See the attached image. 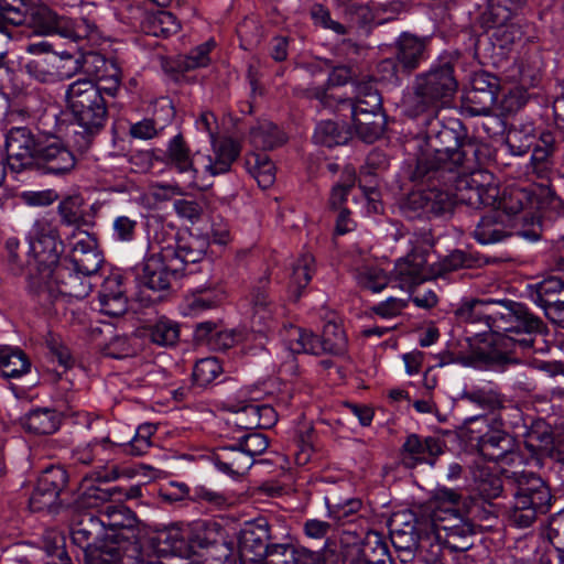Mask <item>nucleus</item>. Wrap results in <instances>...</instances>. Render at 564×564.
<instances>
[{"mask_svg": "<svg viewBox=\"0 0 564 564\" xmlns=\"http://www.w3.org/2000/svg\"><path fill=\"white\" fill-rule=\"evenodd\" d=\"M424 145L415 159L409 180L422 187L400 202L409 220H432L452 216L458 204L471 208L495 206L497 187L485 184L480 167V142L456 117L424 116Z\"/></svg>", "mask_w": 564, "mask_h": 564, "instance_id": "nucleus-1", "label": "nucleus"}, {"mask_svg": "<svg viewBox=\"0 0 564 564\" xmlns=\"http://www.w3.org/2000/svg\"><path fill=\"white\" fill-rule=\"evenodd\" d=\"M204 241L188 231H181L160 246V251L147 257L132 270L110 268L102 275L98 291L99 310L110 317H120L128 311L129 289L135 284L134 296L143 306H151L163 300L162 292L171 289L173 280L196 270L195 263L204 256Z\"/></svg>", "mask_w": 564, "mask_h": 564, "instance_id": "nucleus-2", "label": "nucleus"}, {"mask_svg": "<svg viewBox=\"0 0 564 564\" xmlns=\"http://www.w3.org/2000/svg\"><path fill=\"white\" fill-rule=\"evenodd\" d=\"M455 314L467 322H484L491 330V337L470 346L463 359L464 366L486 371L505 372L517 365V351L532 348L534 336L544 328L527 304L509 299L464 300Z\"/></svg>", "mask_w": 564, "mask_h": 564, "instance_id": "nucleus-3", "label": "nucleus"}, {"mask_svg": "<svg viewBox=\"0 0 564 564\" xmlns=\"http://www.w3.org/2000/svg\"><path fill=\"white\" fill-rule=\"evenodd\" d=\"M473 480L474 496L445 485H437L432 491L434 518L442 521L445 543L454 551L467 552L481 541L484 531L492 527L485 522L498 517L492 500L510 491L503 470L499 475L481 467L473 473Z\"/></svg>", "mask_w": 564, "mask_h": 564, "instance_id": "nucleus-4", "label": "nucleus"}, {"mask_svg": "<svg viewBox=\"0 0 564 564\" xmlns=\"http://www.w3.org/2000/svg\"><path fill=\"white\" fill-rule=\"evenodd\" d=\"M465 423H480L484 427L470 429V446L485 459L502 465H529L542 467L552 449L553 434L524 426L523 441L519 442L506 427L501 416L489 419L477 415Z\"/></svg>", "mask_w": 564, "mask_h": 564, "instance_id": "nucleus-5", "label": "nucleus"}, {"mask_svg": "<svg viewBox=\"0 0 564 564\" xmlns=\"http://www.w3.org/2000/svg\"><path fill=\"white\" fill-rule=\"evenodd\" d=\"M379 80L375 76L366 77L356 85L352 97H337L327 94L325 88L315 89L314 96L323 109L348 120L355 137L365 143H373L383 135L388 123Z\"/></svg>", "mask_w": 564, "mask_h": 564, "instance_id": "nucleus-6", "label": "nucleus"}, {"mask_svg": "<svg viewBox=\"0 0 564 564\" xmlns=\"http://www.w3.org/2000/svg\"><path fill=\"white\" fill-rule=\"evenodd\" d=\"M66 246L51 224L36 225L29 236L26 290L44 308L58 297Z\"/></svg>", "mask_w": 564, "mask_h": 564, "instance_id": "nucleus-7", "label": "nucleus"}, {"mask_svg": "<svg viewBox=\"0 0 564 564\" xmlns=\"http://www.w3.org/2000/svg\"><path fill=\"white\" fill-rule=\"evenodd\" d=\"M151 544L160 557L189 558L197 555L219 564L228 560L232 552L231 543L225 540L224 528L210 520L164 525L154 532Z\"/></svg>", "mask_w": 564, "mask_h": 564, "instance_id": "nucleus-8", "label": "nucleus"}, {"mask_svg": "<svg viewBox=\"0 0 564 564\" xmlns=\"http://www.w3.org/2000/svg\"><path fill=\"white\" fill-rule=\"evenodd\" d=\"M457 62V53L443 51L426 69L414 74L404 98L408 117H431L453 102L458 90Z\"/></svg>", "mask_w": 564, "mask_h": 564, "instance_id": "nucleus-9", "label": "nucleus"}, {"mask_svg": "<svg viewBox=\"0 0 564 564\" xmlns=\"http://www.w3.org/2000/svg\"><path fill=\"white\" fill-rule=\"evenodd\" d=\"M237 542L241 564H338L333 554L272 542L269 521L263 517L245 522Z\"/></svg>", "mask_w": 564, "mask_h": 564, "instance_id": "nucleus-10", "label": "nucleus"}, {"mask_svg": "<svg viewBox=\"0 0 564 564\" xmlns=\"http://www.w3.org/2000/svg\"><path fill=\"white\" fill-rule=\"evenodd\" d=\"M111 97L104 94L91 80L72 83L65 94V121L68 122L73 147L79 153L87 152L102 132L109 119Z\"/></svg>", "mask_w": 564, "mask_h": 564, "instance_id": "nucleus-11", "label": "nucleus"}, {"mask_svg": "<svg viewBox=\"0 0 564 564\" xmlns=\"http://www.w3.org/2000/svg\"><path fill=\"white\" fill-rule=\"evenodd\" d=\"M0 13L11 19L12 26L26 25L37 35H56L75 44L85 37L82 19L58 14L42 2L0 0Z\"/></svg>", "mask_w": 564, "mask_h": 564, "instance_id": "nucleus-12", "label": "nucleus"}, {"mask_svg": "<svg viewBox=\"0 0 564 564\" xmlns=\"http://www.w3.org/2000/svg\"><path fill=\"white\" fill-rule=\"evenodd\" d=\"M503 476L510 487L512 497L508 518L517 528H529L539 516L550 511L553 495L549 485L531 471L503 470Z\"/></svg>", "mask_w": 564, "mask_h": 564, "instance_id": "nucleus-13", "label": "nucleus"}, {"mask_svg": "<svg viewBox=\"0 0 564 564\" xmlns=\"http://www.w3.org/2000/svg\"><path fill=\"white\" fill-rule=\"evenodd\" d=\"M433 40V35L401 32L394 40L392 57L378 65L379 79L393 87L401 86L405 77L431 59Z\"/></svg>", "mask_w": 564, "mask_h": 564, "instance_id": "nucleus-14", "label": "nucleus"}, {"mask_svg": "<svg viewBox=\"0 0 564 564\" xmlns=\"http://www.w3.org/2000/svg\"><path fill=\"white\" fill-rule=\"evenodd\" d=\"M527 0H490L484 14L494 29V46L503 53L517 51L532 41L531 24L522 18Z\"/></svg>", "mask_w": 564, "mask_h": 564, "instance_id": "nucleus-15", "label": "nucleus"}, {"mask_svg": "<svg viewBox=\"0 0 564 564\" xmlns=\"http://www.w3.org/2000/svg\"><path fill=\"white\" fill-rule=\"evenodd\" d=\"M284 341L292 355L345 357L348 354V336L343 321L335 316L324 323L321 334L290 324Z\"/></svg>", "mask_w": 564, "mask_h": 564, "instance_id": "nucleus-16", "label": "nucleus"}, {"mask_svg": "<svg viewBox=\"0 0 564 564\" xmlns=\"http://www.w3.org/2000/svg\"><path fill=\"white\" fill-rule=\"evenodd\" d=\"M107 267L97 239L86 232V237L78 239L69 253L64 257L61 269L63 276L58 295L79 296L80 293L76 292V288L83 285L84 279L104 275Z\"/></svg>", "mask_w": 564, "mask_h": 564, "instance_id": "nucleus-17", "label": "nucleus"}, {"mask_svg": "<svg viewBox=\"0 0 564 564\" xmlns=\"http://www.w3.org/2000/svg\"><path fill=\"white\" fill-rule=\"evenodd\" d=\"M70 476L65 466L48 464L39 471L29 498V508L34 513L58 514L68 506V497L74 494Z\"/></svg>", "mask_w": 564, "mask_h": 564, "instance_id": "nucleus-18", "label": "nucleus"}, {"mask_svg": "<svg viewBox=\"0 0 564 564\" xmlns=\"http://www.w3.org/2000/svg\"><path fill=\"white\" fill-rule=\"evenodd\" d=\"M41 139L30 170L54 177L68 175L77 164V156L70 147L56 134L44 133Z\"/></svg>", "mask_w": 564, "mask_h": 564, "instance_id": "nucleus-19", "label": "nucleus"}, {"mask_svg": "<svg viewBox=\"0 0 564 564\" xmlns=\"http://www.w3.org/2000/svg\"><path fill=\"white\" fill-rule=\"evenodd\" d=\"M156 426L152 423H142L133 436L126 442L112 441L109 436L94 437L90 440L94 456L97 463L107 464L126 456H142L153 445L152 436Z\"/></svg>", "mask_w": 564, "mask_h": 564, "instance_id": "nucleus-20", "label": "nucleus"}, {"mask_svg": "<svg viewBox=\"0 0 564 564\" xmlns=\"http://www.w3.org/2000/svg\"><path fill=\"white\" fill-rule=\"evenodd\" d=\"M202 156L199 152L193 153L184 135L178 132L166 143V149H158L153 153L155 161L163 163L177 174H185L191 186L200 188Z\"/></svg>", "mask_w": 564, "mask_h": 564, "instance_id": "nucleus-21", "label": "nucleus"}, {"mask_svg": "<svg viewBox=\"0 0 564 564\" xmlns=\"http://www.w3.org/2000/svg\"><path fill=\"white\" fill-rule=\"evenodd\" d=\"M470 88L466 91L462 109L470 117L487 116L498 101L500 79L486 72H475L470 77Z\"/></svg>", "mask_w": 564, "mask_h": 564, "instance_id": "nucleus-22", "label": "nucleus"}, {"mask_svg": "<svg viewBox=\"0 0 564 564\" xmlns=\"http://www.w3.org/2000/svg\"><path fill=\"white\" fill-rule=\"evenodd\" d=\"M44 133H34L29 127H12L4 135L8 165L18 173L30 170Z\"/></svg>", "mask_w": 564, "mask_h": 564, "instance_id": "nucleus-23", "label": "nucleus"}, {"mask_svg": "<svg viewBox=\"0 0 564 564\" xmlns=\"http://www.w3.org/2000/svg\"><path fill=\"white\" fill-rule=\"evenodd\" d=\"M68 538L72 552L80 562L84 553L90 552L93 547L101 545L102 542H108L105 520L93 513L78 514L68 525Z\"/></svg>", "mask_w": 564, "mask_h": 564, "instance_id": "nucleus-24", "label": "nucleus"}, {"mask_svg": "<svg viewBox=\"0 0 564 564\" xmlns=\"http://www.w3.org/2000/svg\"><path fill=\"white\" fill-rule=\"evenodd\" d=\"M216 47L214 39L193 47L187 54L166 57L162 61V69L171 80L176 84H192L196 76L191 73L197 68L207 67L210 62V53Z\"/></svg>", "mask_w": 564, "mask_h": 564, "instance_id": "nucleus-25", "label": "nucleus"}, {"mask_svg": "<svg viewBox=\"0 0 564 564\" xmlns=\"http://www.w3.org/2000/svg\"><path fill=\"white\" fill-rule=\"evenodd\" d=\"M445 448L446 444L440 436L410 433L400 448V460L406 469H414L423 464L434 465Z\"/></svg>", "mask_w": 564, "mask_h": 564, "instance_id": "nucleus-26", "label": "nucleus"}, {"mask_svg": "<svg viewBox=\"0 0 564 564\" xmlns=\"http://www.w3.org/2000/svg\"><path fill=\"white\" fill-rule=\"evenodd\" d=\"M226 300L227 293L220 283L207 282L184 293L178 312L183 316L197 317L221 307Z\"/></svg>", "mask_w": 564, "mask_h": 564, "instance_id": "nucleus-27", "label": "nucleus"}, {"mask_svg": "<svg viewBox=\"0 0 564 564\" xmlns=\"http://www.w3.org/2000/svg\"><path fill=\"white\" fill-rule=\"evenodd\" d=\"M208 458L217 471L231 479H238L253 466V460H249L236 436L221 440Z\"/></svg>", "mask_w": 564, "mask_h": 564, "instance_id": "nucleus-28", "label": "nucleus"}, {"mask_svg": "<svg viewBox=\"0 0 564 564\" xmlns=\"http://www.w3.org/2000/svg\"><path fill=\"white\" fill-rule=\"evenodd\" d=\"M270 278L263 275L251 288L249 293L251 324L260 337H267V333L274 325L276 304L270 295Z\"/></svg>", "mask_w": 564, "mask_h": 564, "instance_id": "nucleus-29", "label": "nucleus"}, {"mask_svg": "<svg viewBox=\"0 0 564 564\" xmlns=\"http://www.w3.org/2000/svg\"><path fill=\"white\" fill-rule=\"evenodd\" d=\"M25 52L35 57L29 58L23 63L24 72L33 79L43 83L56 82V50L54 44L47 40L30 42L25 46Z\"/></svg>", "mask_w": 564, "mask_h": 564, "instance_id": "nucleus-30", "label": "nucleus"}, {"mask_svg": "<svg viewBox=\"0 0 564 564\" xmlns=\"http://www.w3.org/2000/svg\"><path fill=\"white\" fill-rule=\"evenodd\" d=\"M240 152L239 142L227 138L214 147V156L203 155L200 188H208L213 185L212 182H207L209 178L230 172L232 164L240 156Z\"/></svg>", "mask_w": 564, "mask_h": 564, "instance_id": "nucleus-31", "label": "nucleus"}, {"mask_svg": "<svg viewBox=\"0 0 564 564\" xmlns=\"http://www.w3.org/2000/svg\"><path fill=\"white\" fill-rule=\"evenodd\" d=\"M510 151L516 156H523L530 151L531 160L544 162L556 149V137L551 130L534 133H514L508 141Z\"/></svg>", "mask_w": 564, "mask_h": 564, "instance_id": "nucleus-32", "label": "nucleus"}, {"mask_svg": "<svg viewBox=\"0 0 564 564\" xmlns=\"http://www.w3.org/2000/svg\"><path fill=\"white\" fill-rule=\"evenodd\" d=\"M316 273L315 257L308 252L300 254L291 264L286 283V296L289 302L297 303L306 296L310 284Z\"/></svg>", "mask_w": 564, "mask_h": 564, "instance_id": "nucleus-33", "label": "nucleus"}, {"mask_svg": "<svg viewBox=\"0 0 564 564\" xmlns=\"http://www.w3.org/2000/svg\"><path fill=\"white\" fill-rule=\"evenodd\" d=\"M107 519L105 524L109 542L120 545L140 543L137 539L138 518L131 509L123 506L115 507L108 512Z\"/></svg>", "mask_w": 564, "mask_h": 564, "instance_id": "nucleus-34", "label": "nucleus"}, {"mask_svg": "<svg viewBox=\"0 0 564 564\" xmlns=\"http://www.w3.org/2000/svg\"><path fill=\"white\" fill-rule=\"evenodd\" d=\"M63 422V410L51 406H32L20 417L22 429L30 434L51 435L56 433Z\"/></svg>", "mask_w": 564, "mask_h": 564, "instance_id": "nucleus-35", "label": "nucleus"}, {"mask_svg": "<svg viewBox=\"0 0 564 564\" xmlns=\"http://www.w3.org/2000/svg\"><path fill=\"white\" fill-rule=\"evenodd\" d=\"M489 263V257L473 249H454L440 258L436 275L445 278L447 274L460 269H476Z\"/></svg>", "mask_w": 564, "mask_h": 564, "instance_id": "nucleus-36", "label": "nucleus"}, {"mask_svg": "<svg viewBox=\"0 0 564 564\" xmlns=\"http://www.w3.org/2000/svg\"><path fill=\"white\" fill-rule=\"evenodd\" d=\"M456 400L465 401L484 411L495 412L503 408L506 398L491 384H471L465 386Z\"/></svg>", "mask_w": 564, "mask_h": 564, "instance_id": "nucleus-37", "label": "nucleus"}, {"mask_svg": "<svg viewBox=\"0 0 564 564\" xmlns=\"http://www.w3.org/2000/svg\"><path fill=\"white\" fill-rule=\"evenodd\" d=\"M359 74L360 69L356 59H332V67H329L326 83L324 85L312 87L308 90V96L311 99L317 101V98L314 96L315 89L317 88H325L326 93L330 94V88L343 87L348 84H351L355 89L356 85L365 79L362 78L359 80Z\"/></svg>", "mask_w": 564, "mask_h": 564, "instance_id": "nucleus-38", "label": "nucleus"}, {"mask_svg": "<svg viewBox=\"0 0 564 564\" xmlns=\"http://www.w3.org/2000/svg\"><path fill=\"white\" fill-rule=\"evenodd\" d=\"M510 235L503 216L496 210L482 215L473 230L474 239L481 246L503 242Z\"/></svg>", "mask_w": 564, "mask_h": 564, "instance_id": "nucleus-39", "label": "nucleus"}, {"mask_svg": "<svg viewBox=\"0 0 564 564\" xmlns=\"http://www.w3.org/2000/svg\"><path fill=\"white\" fill-rule=\"evenodd\" d=\"M530 299L541 307L546 315L549 308H554L564 300V280L549 275L543 280L529 285Z\"/></svg>", "mask_w": 564, "mask_h": 564, "instance_id": "nucleus-40", "label": "nucleus"}, {"mask_svg": "<svg viewBox=\"0 0 564 564\" xmlns=\"http://www.w3.org/2000/svg\"><path fill=\"white\" fill-rule=\"evenodd\" d=\"M354 137L355 133L348 120L343 119V122H338L328 119L316 123L312 138L315 144L335 148L348 144Z\"/></svg>", "mask_w": 564, "mask_h": 564, "instance_id": "nucleus-41", "label": "nucleus"}, {"mask_svg": "<svg viewBox=\"0 0 564 564\" xmlns=\"http://www.w3.org/2000/svg\"><path fill=\"white\" fill-rule=\"evenodd\" d=\"M140 29L147 35L167 39L178 32L181 23L171 11L158 9L144 12Z\"/></svg>", "mask_w": 564, "mask_h": 564, "instance_id": "nucleus-42", "label": "nucleus"}, {"mask_svg": "<svg viewBox=\"0 0 564 564\" xmlns=\"http://www.w3.org/2000/svg\"><path fill=\"white\" fill-rule=\"evenodd\" d=\"M249 140L252 147L262 150L265 153V151H272L284 145L288 142L289 137L276 123L269 120H262L258 121L250 128Z\"/></svg>", "mask_w": 564, "mask_h": 564, "instance_id": "nucleus-43", "label": "nucleus"}, {"mask_svg": "<svg viewBox=\"0 0 564 564\" xmlns=\"http://www.w3.org/2000/svg\"><path fill=\"white\" fill-rule=\"evenodd\" d=\"M32 362L29 356L19 347L0 346V377L20 379L31 372Z\"/></svg>", "mask_w": 564, "mask_h": 564, "instance_id": "nucleus-44", "label": "nucleus"}, {"mask_svg": "<svg viewBox=\"0 0 564 564\" xmlns=\"http://www.w3.org/2000/svg\"><path fill=\"white\" fill-rule=\"evenodd\" d=\"M144 338L160 347H172L180 338V325L165 316L143 326Z\"/></svg>", "mask_w": 564, "mask_h": 564, "instance_id": "nucleus-45", "label": "nucleus"}, {"mask_svg": "<svg viewBox=\"0 0 564 564\" xmlns=\"http://www.w3.org/2000/svg\"><path fill=\"white\" fill-rule=\"evenodd\" d=\"M245 169L259 187L269 188L275 181V165L264 152H251L245 158Z\"/></svg>", "mask_w": 564, "mask_h": 564, "instance_id": "nucleus-46", "label": "nucleus"}, {"mask_svg": "<svg viewBox=\"0 0 564 564\" xmlns=\"http://www.w3.org/2000/svg\"><path fill=\"white\" fill-rule=\"evenodd\" d=\"M535 196V208L541 219L564 218V199L550 185H541Z\"/></svg>", "mask_w": 564, "mask_h": 564, "instance_id": "nucleus-47", "label": "nucleus"}, {"mask_svg": "<svg viewBox=\"0 0 564 564\" xmlns=\"http://www.w3.org/2000/svg\"><path fill=\"white\" fill-rule=\"evenodd\" d=\"M129 545L113 544L112 542H102L84 553L80 557L85 564H122L123 555L128 552Z\"/></svg>", "mask_w": 564, "mask_h": 564, "instance_id": "nucleus-48", "label": "nucleus"}, {"mask_svg": "<svg viewBox=\"0 0 564 564\" xmlns=\"http://www.w3.org/2000/svg\"><path fill=\"white\" fill-rule=\"evenodd\" d=\"M224 375L220 360L216 357L198 359L192 371V382L196 388L205 389Z\"/></svg>", "mask_w": 564, "mask_h": 564, "instance_id": "nucleus-49", "label": "nucleus"}, {"mask_svg": "<svg viewBox=\"0 0 564 564\" xmlns=\"http://www.w3.org/2000/svg\"><path fill=\"white\" fill-rule=\"evenodd\" d=\"M93 80L110 83V86H99L100 90L112 99L117 98L122 89V69L113 57L105 55V65L94 76Z\"/></svg>", "mask_w": 564, "mask_h": 564, "instance_id": "nucleus-50", "label": "nucleus"}, {"mask_svg": "<svg viewBox=\"0 0 564 564\" xmlns=\"http://www.w3.org/2000/svg\"><path fill=\"white\" fill-rule=\"evenodd\" d=\"M79 53L77 45L63 51L56 50V82L69 79L80 73Z\"/></svg>", "mask_w": 564, "mask_h": 564, "instance_id": "nucleus-51", "label": "nucleus"}, {"mask_svg": "<svg viewBox=\"0 0 564 564\" xmlns=\"http://www.w3.org/2000/svg\"><path fill=\"white\" fill-rule=\"evenodd\" d=\"M308 13L314 26L332 31L336 35L347 34V28L339 21L333 19L330 10L325 4L319 2L313 3Z\"/></svg>", "mask_w": 564, "mask_h": 564, "instance_id": "nucleus-52", "label": "nucleus"}, {"mask_svg": "<svg viewBox=\"0 0 564 564\" xmlns=\"http://www.w3.org/2000/svg\"><path fill=\"white\" fill-rule=\"evenodd\" d=\"M241 430L238 431L239 443L243 446L245 453L249 460L256 462V457L263 454L269 446L268 437L258 432H250L251 427L240 426Z\"/></svg>", "mask_w": 564, "mask_h": 564, "instance_id": "nucleus-53", "label": "nucleus"}, {"mask_svg": "<svg viewBox=\"0 0 564 564\" xmlns=\"http://www.w3.org/2000/svg\"><path fill=\"white\" fill-rule=\"evenodd\" d=\"M325 503L328 517L341 523L349 522L350 518L362 507V501L359 498H348L344 501L332 503L326 497Z\"/></svg>", "mask_w": 564, "mask_h": 564, "instance_id": "nucleus-54", "label": "nucleus"}, {"mask_svg": "<svg viewBox=\"0 0 564 564\" xmlns=\"http://www.w3.org/2000/svg\"><path fill=\"white\" fill-rule=\"evenodd\" d=\"M358 283L361 289L371 293H380L389 285V278L382 269L367 268L358 275Z\"/></svg>", "mask_w": 564, "mask_h": 564, "instance_id": "nucleus-55", "label": "nucleus"}, {"mask_svg": "<svg viewBox=\"0 0 564 564\" xmlns=\"http://www.w3.org/2000/svg\"><path fill=\"white\" fill-rule=\"evenodd\" d=\"M138 221L126 215L117 216L112 221L111 238L116 242L129 243L137 238Z\"/></svg>", "mask_w": 564, "mask_h": 564, "instance_id": "nucleus-56", "label": "nucleus"}, {"mask_svg": "<svg viewBox=\"0 0 564 564\" xmlns=\"http://www.w3.org/2000/svg\"><path fill=\"white\" fill-rule=\"evenodd\" d=\"M564 550V509L553 514L549 522L547 542L542 550Z\"/></svg>", "mask_w": 564, "mask_h": 564, "instance_id": "nucleus-57", "label": "nucleus"}, {"mask_svg": "<svg viewBox=\"0 0 564 564\" xmlns=\"http://www.w3.org/2000/svg\"><path fill=\"white\" fill-rule=\"evenodd\" d=\"M79 206L77 197L67 196L62 199L57 206L62 224L78 228L85 221L83 215L78 213Z\"/></svg>", "mask_w": 564, "mask_h": 564, "instance_id": "nucleus-58", "label": "nucleus"}, {"mask_svg": "<svg viewBox=\"0 0 564 564\" xmlns=\"http://www.w3.org/2000/svg\"><path fill=\"white\" fill-rule=\"evenodd\" d=\"M191 502L206 507L221 508L226 503V497L204 485L191 487Z\"/></svg>", "mask_w": 564, "mask_h": 564, "instance_id": "nucleus-59", "label": "nucleus"}, {"mask_svg": "<svg viewBox=\"0 0 564 564\" xmlns=\"http://www.w3.org/2000/svg\"><path fill=\"white\" fill-rule=\"evenodd\" d=\"M46 347L51 358L63 367L64 370L73 368L75 360L66 345L51 336L46 339Z\"/></svg>", "mask_w": 564, "mask_h": 564, "instance_id": "nucleus-60", "label": "nucleus"}, {"mask_svg": "<svg viewBox=\"0 0 564 564\" xmlns=\"http://www.w3.org/2000/svg\"><path fill=\"white\" fill-rule=\"evenodd\" d=\"M20 248V240L17 237H9L4 242V250L2 258L6 260L9 270L18 275L23 273L24 267L18 250Z\"/></svg>", "mask_w": 564, "mask_h": 564, "instance_id": "nucleus-61", "label": "nucleus"}, {"mask_svg": "<svg viewBox=\"0 0 564 564\" xmlns=\"http://www.w3.org/2000/svg\"><path fill=\"white\" fill-rule=\"evenodd\" d=\"M173 208L178 217L192 224L198 221L203 214V207L196 199L177 198L173 202Z\"/></svg>", "mask_w": 564, "mask_h": 564, "instance_id": "nucleus-62", "label": "nucleus"}, {"mask_svg": "<svg viewBox=\"0 0 564 564\" xmlns=\"http://www.w3.org/2000/svg\"><path fill=\"white\" fill-rule=\"evenodd\" d=\"M80 73L91 78L105 65V55L96 51H80Z\"/></svg>", "mask_w": 564, "mask_h": 564, "instance_id": "nucleus-63", "label": "nucleus"}, {"mask_svg": "<svg viewBox=\"0 0 564 564\" xmlns=\"http://www.w3.org/2000/svg\"><path fill=\"white\" fill-rule=\"evenodd\" d=\"M160 496L163 501L171 505L189 501L191 487L185 482L172 481L169 488L161 489Z\"/></svg>", "mask_w": 564, "mask_h": 564, "instance_id": "nucleus-64", "label": "nucleus"}]
</instances>
